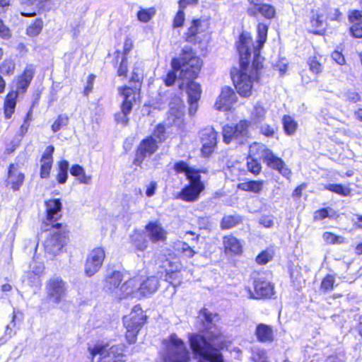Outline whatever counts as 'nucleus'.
<instances>
[{"label":"nucleus","mask_w":362,"mask_h":362,"mask_svg":"<svg viewBox=\"0 0 362 362\" xmlns=\"http://www.w3.org/2000/svg\"><path fill=\"white\" fill-rule=\"evenodd\" d=\"M171 66L174 71H180L179 78L182 81L179 87L186 90L190 103L189 112L197 108V102L200 98L201 89L197 83L193 81L202 66V59L197 57L189 47L182 48L177 58L173 59Z\"/></svg>","instance_id":"1"},{"label":"nucleus","mask_w":362,"mask_h":362,"mask_svg":"<svg viewBox=\"0 0 362 362\" xmlns=\"http://www.w3.org/2000/svg\"><path fill=\"white\" fill-rule=\"evenodd\" d=\"M250 42V36L243 34L240 36L237 43L240 69L233 76V80L237 92L243 97H249L251 95L254 83L258 80L259 71L262 68L263 59L261 56L253 57L252 64H249L248 44Z\"/></svg>","instance_id":"2"},{"label":"nucleus","mask_w":362,"mask_h":362,"mask_svg":"<svg viewBox=\"0 0 362 362\" xmlns=\"http://www.w3.org/2000/svg\"><path fill=\"white\" fill-rule=\"evenodd\" d=\"M190 346L201 356L198 362H224L220 349L225 346V337L218 328H210L204 336L192 334Z\"/></svg>","instance_id":"3"},{"label":"nucleus","mask_w":362,"mask_h":362,"mask_svg":"<svg viewBox=\"0 0 362 362\" xmlns=\"http://www.w3.org/2000/svg\"><path fill=\"white\" fill-rule=\"evenodd\" d=\"M248 156L262 159L269 168L277 170L286 178H289L291 175V171L285 162L263 144L252 143L249 147Z\"/></svg>","instance_id":"4"},{"label":"nucleus","mask_w":362,"mask_h":362,"mask_svg":"<svg viewBox=\"0 0 362 362\" xmlns=\"http://www.w3.org/2000/svg\"><path fill=\"white\" fill-rule=\"evenodd\" d=\"M166 350L163 356V362H189L190 357L189 351L183 341L176 334L170 336L165 341Z\"/></svg>","instance_id":"5"},{"label":"nucleus","mask_w":362,"mask_h":362,"mask_svg":"<svg viewBox=\"0 0 362 362\" xmlns=\"http://www.w3.org/2000/svg\"><path fill=\"white\" fill-rule=\"evenodd\" d=\"M119 94L124 98L121 105V111L115 114V120L117 123L127 125L129 122L128 115L131 112L134 103L139 98V88H132L129 86H124L119 88Z\"/></svg>","instance_id":"6"},{"label":"nucleus","mask_w":362,"mask_h":362,"mask_svg":"<svg viewBox=\"0 0 362 362\" xmlns=\"http://www.w3.org/2000/svg\"><path fill=\"white\" fill-rule=\"evenodd\" d=\"M146 320V316L139 305L133 308L129 315L124 317V325L127 328L126 337L130 343L135 341L136 337Z\"/></svg>","instance_id":"7"},{"label":"nucleus","mask_w":362,"mask_h":362,"mask_svg":"<svg viewBox=\"0 0 362 362\" xmlns=\"http://www.w3.org/2000/svg\"><path fill=\"white\" fill-rule=\"evenodd\" d=\"M251 122L240 120L235 126L225 125L223 127V137L226 144H228L232 141H236L243 144L249 138V127Z\"/></svg>","instance_id":"8"},{"label":"nucleus","mask_w":362,"mask_h":362,"mask_svg":"<svg viewBox=\"0 0 362 362\" xmlns=\"http://www.w3.org/2000/svg\"><path fill=\"white\" fill-rule=\"evenodd\" d=\"M209 23L204 19H193L185 33L186 41L197 44L207 41L209 38L207 30Z\"/></svg>","instance_id":"9"},{"label":"nucleus","mask_w":362,"mask_h":362,"mask_svg":"<svg viewBox=\"0 0 362 362\" xmlns=\"http://www.w3.org/2000/svg\"><path fill=\"white\" fill-rule=\"evenodd\" d=\"M46 293L49 301L59 304L67 294V284L60 277H53L46 283Z\"/></svg>","instance_id":"10"},{"label":"nucleus","mask_w":362,"mask_h":362,"mask_svg":"<svg viewBox=\"0 0 362 362\" xmlns=\"http://www.w3.org/2000/svg\"><path fill=\"white\" fill-rule=\"evenodd\" d=\"M67 241V235L65 231L54 228L44 242L45 250L52 255L59 254Z\"/></svg>","instance_id":"11"},{"label":"nucleus","mask_w":362,"mask_h":362,"mask_svg":"<svg viewBox=\"0 0 362 362\" xmlns=\"http://www.w3.org/2000/svg\"><path fill=\"white\" fill-rule=\"evenodd\" d=\"M105 257V252L103 247L93 249L88 255L85 264V274L88 276H93L101 267Z\"/></svg>","instance_id":"12"},{"label":"nucleus","mask_w":362,"mask_h":362,"mask_svg":"<svg viewBox=\"0 0 362 362\" xmlns=\"http://www.w3.org/2000/svg\"><path fill=\"white\" fill-rule=\"evenodd\" d=\"M192 177V178L189 180V185L185 187L177 195V198L189 202L197 201L199 197L200 193L204 189V185L200 180V175Z\"/></svg>","instance_id":"13"},{"label":"nucleus","mask_w":362,"mask_h":362,"mask_svg":"<svg viewBox=\"0 0 362 362\" xmlns=\"http://www.w3.org/2000/svg\"><path fill=\"white\" fill-rule=\"evenodd\" d=\"M169 111L167 117L168 124H180L184 116L185 106L180 97H175L169 104Z\"/></svg>","instance_id":"14"},{"label":"nucleus","mask_w":362,"mask_h":362,"mask_svg":"<svg viewBox=\"0 0 362 362\" xmlns=\"http://www.w3.org/2000/svg\"><path fill=\"white\" fill-rule=\"evenodd\" d=\"M158 141L153 136L144 139L140 144L134 163L140 165L146 156H151L158 148Z\"/></svg>","instance_id":"15"},{"label":"nucleus","mask_w":362,"mask_h":362,"mask_svg":"<svg viewBox=\"0 0 362 362\" xmlns=\"http://www.w3.org/2000/svg\"><path fill=\"white\" fill-rule=\"evenodd\" d=\"M254 287V292L251 291L250 288H245V291L250 298H269L274 294V286L270 282L258 279L255 281Z\"/></svg>","instance_id":"16"},{"label":"nucleus","mask_w":362,"mask_h":362,"mask_svg":"<svg viewBox=\"0 0 362 362\" xmlns=\"http://www.w3.org/2000/svg\"><path fill=\"white\" fill-rule=\"evenodd\" d=\"M236 100L237 96L233 90L228 86H226L222 88L214 106L216 110L228 111L231 109Z\"/></svg>","instance_id":"17"},{"label":"nucleus","mask_w":362,"mask_h":362,"mask_svg":"<svg viewBox=\"0 0 362 362\" xmlns=\"http://www.w3.org/2000/svg\"><path fill=\"white\" fill-rule=\"evenodd\" d=\"M267 32H268V26L264 23H259L257 25V40L255 42V44H253L252 42L250 44H248V48H249V54L248 56L250 57L251 54H253V57L256 58L257 56L259 55L260 49L263 47L264 44L265 43L267 40ZM245 34V33H242V35ZM245 35H247L250 36L249 33H245ZM252 40V38H250Z\"/></svg>","instance_id":"18"},{"label":"nucleus","mask_w":362,"mask_h":362,"mask_svg":"<svg viewBox=\"0 0 362 362\" xmlns=\"http://www.w3.org/2000/svg\"><path fill=\"white\" fill-rule=\"evenodd\" d=\"M217 132L212 127L204 129L202 132V149L204 156H209L214 150L217 143Z\"/></svg>","instance_id":"19"},{"label":"nucleus","mask_w":362,"mask_h":362,"mask_svg":"<svg viewBox=\"0 0 362 362\" xmlns=\"http://www.w3.org/2000/svg\"><path fill=\"white\" fill-rule=\"evenodd\" d=\"M24 179V173L21 171L18 166L15 164H11L8 171L7 185L13 190L17 191L22 186Z\"/></svg>","instance_id":"20"},{"label":"nucleus","mask_w":362,"mask_h":362,"mask_svg":"<svg viewBox=\"0 0 362 362\" xmlns=\"http://www.w3.org/2000/svg\"><path fill=\"white\" fill-rule=\"evenodd\" d=\"M139 278L133 277L125 281L119 287V290H117V298L118 299L126 298L128 296L139 293Z\"/></svg>","instance_id":"21"},{"label":"nucleus","mask_w":362,"mask_h":362,"mask_svg":"<svg viewBox=\"0 0 362 362\" xmlns=\"http://www.w3.org/2000/svg\"><path fill=\"white\" fill-rule=\"evenodd\" d=\"M146 230L153 243L164 242L167 238L166 230L158 223H149L146 226Z\"/></svg>","instance_id":"22"},{"label":"nucleus","mask_w":362,"mask_h":362,"mask_svg":"<svg viewBox=\"0 0 362 362\" xmlns=\"http://www.w3.org/2000/svg\"><path fill=\"white\" fill-rule=\"evenodd\" d=\"M54 148L53 146H47L41 158L40 177L47 178L49 175L50 170L52 166L53 159L52 154Z\"/></svg>","instance_id":"23"},{"label":"nucleus","mask_w":362,"mask_h":362,"mask_svg":"<svg viewBox=\"0 0 362 362\" xmlns=\"http://www.w3.org/2000/svg\"><path fill=\"white\" fill-rule=\"evenodd\" d=\"M224 251L229 255H239L243 251L240 241L232 235H225L223 238Z\"/></svg>","instance_id":"24"},{"label":"nucleus","mask_w":362,"mask_h":362,"mask_svg":"<svg viewBox=\"0 0 362 362\" xmlns=\"http://www.w3.org/2000/svg\"><path fill=\"white\" fill-rule=\"evenodd\" d=\"M159 286V281L156 276L146 277L143 281L139 279V293L142 296L151 295L156 292Z\"/></svg>","instance_id":"25"},{"label":"nucleus","mask_w":362,"mask_h":362,"mask_svg":"<svg viewBox=\"0 0 362 362\" xmlns=\"http://www.w3.org/2000/svg\"><path fill=\"white\" fill-rule=\"evenodd\" d=\"M45 206L47 220L55 221L61 217L62 205L59 199H49L45 202Z\"/></svg>","instance_id":"26"},{"label":"nucleus","mask_w":362,"mask_h":362,"mask_svg":"<svg viewBox=\"0 0 362 362\" xmlns=\"http://www.w3.org/2000/svg\"><path fill=\"white\" fill-rule=\"evenodd\" d=\"M247 13L250 16H257V13H260L265 18L272 19L276 16V8L270 4H262L258 7H249Z\"/></svg>","instance_id":"27"},{"label":"nucleus","mask_w":362,"mask_h":362,"mask_svg":"<svg viewBox=\"0 0 362 362\" xmlns=\"http://www.w3.org/2000/svg\"><path fill=\"white\" fill-rule=\"evenodd\" d=\"M122 281V274L117 271H115L105 278V287L117 298V290H119V285Z\"/></svg>","instance_id":"28"},{"label":"nucleus","mask_w":362,"mask_h":362,"mask_svg":"<svg viewBox=\"0 0 362 362\" xmlns=\"http://www.w3.org/2000/svg\"><path fill=\"white\" fill-rule=\"evenodd\" d=\"M169 268L166 269V281H168L174 286H179L182 281L180 274V264L178 262H168Z\"/></svg>","instance_id":"29"},{"label":"nucleus","mask_w":362,"mask_h":362,"mask_svg":"<svg viewBox=\"0 0 362 362\" xmlns=\"http://www.w3.org/2000/svg\"><path fill=\"white\" fill-rule=\"evenodd\" d=\"M255 335L257 340L262 343H272L274 339L272 327L262 323L257 326Z\"/></svg>","instance_id":"30"},{"label":"nucleus","mask_w":362,"mask_h":362,"mask_svg":"<svg viewBox=\"0 0 362 362\" xmlns=\"http://www.w3.org/2000/svg\"><path fill=\"white\" fill-rule=\"evenodd\" d=\"M267 182L265 180H246L238 185V188L240 190L259 194L264 189Z\"/></svg>","instance_id":"31"},{"label":"nucleus","mask_w":362,"mask_h":362,"mask_svg":"<svg viewBox=\"0 0 362 362\" xmlns=\"http://www.w3.org/2000/svg\"><path fill=\"white\" fill-rule=\"evenodd\" d=\"M34 71L33 65H28L26 66L24 72L18 78L17 90L16 92L21 93L25 91L33 77Z\"/></svg>","instance_id":"32"},{"label":"nucleus","mask_w":362,"mask_h":362,"mask_svg":"<svg viewBox=\"0 0 362 362\" xmlns=\"http://www.w3.org/2000/svg\"><path fill=\"white\" fill-rule=\"evenodd\" d=\"M143 75L142 62L136 61L134 64L130 78V82L135 83L134 87H131L132 88L138 87L139 90H140V83L143 79Z\"/></svg>","instance_id":"33"},{"label":"nucleus","mask_w":362,"mask_h":362,"mask_svg":"<svg viewBox=\"0 0 362 362\" xmlns=\"http://www.w3.org/2000/svg\"><path fill=\"white\" fill-rule=\"evenodd\" d=\"M71 174L76 177L80 183L88 185L91 182V175H86L83 168L79 165H74L70 169Z\"/></svg>","instance_id":"34"},{"label":"nucleus","mask_w":362,"mask_h":362,"mask_svg":"<svg viewBox=\"0 0 362 362\" xmlns=\"http://www.w3.org/2000/svg\"><path fill=\"white\" fill-rule=\"evenodd\" d=\"M18 94L17 92H11L6 95L4 102V114L6 118H10L14 112Z\"/></svg>","instance_id":"35"},{"label":"nucleus","mask_w":362,"mask_h":362,"mask_svg":"<svg viewBox=\"0 0 362 362\" xmlns=\"http://www.w3.org/2000/svg\"><path fill=\"white\" fill-rule=\"evenodd\" d=\"M322 60V57L320 54H315L308 58L307 63L309 66V69L312 73L316 75L322 73L323 66Z\"/></svg>","instance_id":"36"},{"label":"nucleus","mask_w":362,"mask_h":362,"mask_svg":"<svg viewBox=\"0 0 362 362\" xmlns=\"http://www.w3.org/2000/svg\"><path fill=\"white\" fill-rule=\"evenodd\" d=\"M266 110L260 104L257 103L254 105L253 110L251 111V122L257 124L262 122L265 119Z\"/></svg>","instance_id":"37"},{"label":"nucleus","mask_w":362,"mask_h":362,"mask_svg":"<svg viewBox=\"0 0 362 362\" xmlns=\"http://www.w3.org/2000/svg\"><path fill=\"white\" fill-rule=\"evenodd\" d=\"M175 170L177 173H185V175L187 176L188 180H190L192 178V176H199V172L197 170H195L192 168H189L188 165L183 161H180L175 165Z\"/></svg>","instance_id":"38"},{"label":"nucleus","mask_w":362,"mask_h":362,"mask_svg":"<svg viewBox=\"0 0 362 362\" xmlns=\"http://www.w3.org/2000/svg\"><path fill=\"white\" fill-rule=\"evenodd\" d=\"M324 188L344 197L351 194V189L341 184H327L325 185Z\"/></svg>","instance_id":"39"},{"label":"nucleus","mask_w":362,"mask_h":362,"mask_svg":"<svg viewBox=\"0 0 362 362\" xmlns=\"http://www.w3.org/2000/svg\"><path fill=\"white\" fill-rule=\"evenodd\" d=\"M69 165V162L66 160H63L59 163L57 180L59 184H64L66 182Z\"/></svg>","instance_id":"40"},{"label":"nucleus","mask_w":362,"mask_h":362,"mask_svg":"<svg viewBox=\"0 0 362 362\" xmlns=\"http://www.w3.org/2000/svg\"><path fill=\"white\" fill-rule=\"evenodd\" d=\"M310 24L312 26L311 31L314 33H319L322 30L324 25L323 16L317 13L313 12Z\"/></svg>","instance_id":"41"},{"label":"nucleus","mask_w":362,"mask_h":362,"mask_svg":"<svg viewBox=\"0 0 362 362\" xmlns=\"http://www.w3.org/2000/svg\"><path fill=\"white\" fill-rule=\"evenodd\" d=\"M283 126L286 134L293 135L297 129L298 124L291 116L285 115L283 117Z\"/></svg>","instance_id":"42"},{"label":"nucleus","mask_w":362,"mask_h":362,"mask_svg":"<svg viewBox=\"0 0 362 362\" xmlns=\"http://www.w3.org/2000/svg\"><path fill=\"white\" fill-rule=\"evenodd\" d=\"M241 221L242 218L239 216H225L221 222V228L222 229H228L235 226Z\"/></svg>","instance_id":"43"},{"label":"nucleus","mask_w":362,"mask_h":362,"mask_svg":"<svg viewBox=\"0 0 362 362\" xmlns=\"http://www.w3.org/2000/svg\"><path fill=\"white\" fill-rule=\"evenodd\" d=\"M43 28V21L41 19H36L26 29V34L30 37L37 36Z\"/></svg>","instance_id":"44"},{"label":"nucleus","mask_w":362,"mask_h":362,"mask_svg":"<svg viewBox=\"0 0 362 362\" xmlns=\"http://www.w3.org/2000/svg\"><path fill=\"white\" fill-rule=\"evenodd\" d=\"M156 14V9L153 7L148 8H141L137 13L139 21L144 23L148 22Z\"/></svg>","instance_id":"45"},{"label":"nucleus","mask_w":362,"mask_h":362,"mask_svg":"<svg viewBox=\"0 0 362 362\" xmlns=\"http://www.w3.org/2000/svg\"><path fill=\"white\" fill-rule=\"evenodd\" d=\"M247 166L248 170L254 175H258L262 170V165L256 158L247 156Z\"/></svg>","instance_id":"46"},{"label":"nucleus","mask_w":362,"mask_h":362,"mask_svg":"<svg viewBox=\"0 0 362 362\" xmlns=\"http://www.w3.org/2000/svg\"><path fill=\"white\" fill-rule=\"evenodd\" d=\"M322 238L327 244H341L345 242L344 237L330 232H325L322 234Z\"/></svg>","instance_id":"47"},{"label":"nucleus","mask_w":362,"mask_h":362,"mask_svg":"<svg viewBox=\"0 0 362 362\" xmlns=\"http://www.w3.org/2000/svg\"><path fill=\"white\" fill-rule=\"evenodd\" d=\"M250 358L253 362H269L266 352L263 349L257 348L252 349Z\"/></svg>","instance_id":"48"},{"label":"nucleus","mask_w":362,"mask_h":362,"mask_svg":"<svg viewBox=\"0 0 362 362\" xmlns=\"http://www.w3.org/2000/svg\"><path fill=\"white\" fill-rule=\"evenodd\" d=\"M274 255L272 249H267L262 251L256 258V261L259 264H265L269 262Z\"/></svg>","instance_id":"49"},{"label":"nucleus","mask_w":362,"mask_h":362,"mask_svg":"<svg viewBox=\"0 0 362 362\" xmlns=\"http://www.w3.org/2000/svg\"><path fill=\"white\" fill-rule=\"evenodd\" d=\"M334 215V211L333 209L330 208H325L315 211L313 218L315 220H322L327 217L330 218Z\"/></svg>","instance_id":"50"},{"label":"nucleus","mask_w":362,"mask_h":362,"mask_svg":"<svg viewBox=\"0 0 362 362\" xmlns=\"http://www.w3.org/2000/svg\"><path fill=\"white\" fill-rule=\"evenodd\" d=\"M15 69V64L12 60L6 59L0 65V72L3 74L9 75L13 74Z\"/></svg>","instance_id":"51"},{"label":"nucleus","mask_w":362,"mask_h":362,"mask_svg":"<svg viewBox=\"0 0 362 362\" xmlns=\"http://www.w3.org/2000/svg\"><path fill=\"white\" fill-rule=\"evenodd\" d=\"M69 117L66 115H59L57 119L54 121L52 125V129L53 132H58L62 127L68 124Z\"/></svg>","instance_id":"52"},{"label":"nucleus","mask_w":362,"mask_h":362,"mask_svg":"<svg viewBox=\"0 0 362 362\" xmlns=\"http://www.w3.org/2000/svg\"><path fill=\"white\" fill-rule=\"evenodd\" d=\"M177 250L187 257H192L195 254V251L185 243H180Z\"/></svg>","instance_id":"53"},{"label":"nucleus","mask_w":362,"mask_h":362,"mask_svg":"<svg viewBox=\"0 0 362 362\" xmlns=\"http://www.w3.org/2000/svg\"><path fill=\"white\" fill-rule=\"evenodd\" d=\"M185 22V13L183 11V9L178 10L177 13H176L174 20H173V27L177 28V27H182Z\"/></svg>","instance_id":"54"},{"label":"nucleus","mask_w":362,"mask_h":362,"mask_svg":"<svg viewBox=\"0 0 362 362\" xmlns=\"http://www.w3.org/2000/svg\"><path fill=\"white\" fill-rule=\"evenodd\" d=\"M334 283V277L332 275L326 276L321 284V288L325 291H328L332 288Z\"/></svg>","instance_id":"55"},{"label":"nucleus","mask_w":362,"mask_h":362,"mask_svg":"<svg viewBox=\"0 0 362 362\" xmlns=\"http://www.w3.org/2000/svg\"><path fill=\"white\" fill-rule=\"evenodd\" d=\"M165 136V127L163 125H158L156 129L154 130L153 134L151 136L155 138L158 142H161L164 140Z\"/></svg>","instance_id":"56"},{"label":"nucleus","mask_w":362,"mask_h":362,"mask_svg":"<svg viewBox=\"0 0 362 362\" xmlns=\"http://www.w3.org/2000/svg\"><path fill=\"white\" fill-rule=\"evenodd\" d=\"M201 315L208 322H215L218 319V315L209 311L207 309L204 308L201 310Z\"/></svg>","instance_id":"57"},{"label":"nucleus","mask_w":362,"mask_h":362,"mask_svg":"<svg viewBox=\"0 0 362 362\" xmlns=\"http://www.w3.org/2000/svg\"><path fill=\"white\" fill-rule=\"evenodd\" d=\"M332 59L338 64L344 65L346 63V59L344 55L339 51H334L332 53Z\"/></svg>","instance_id":"58"},{"label":"nucleus","mask_w":362,"mask_h":362,"mask_svg":"<svg viewBox=\"0 0 362 362\" xmlns=\"http://www.w3.org/2000/svg\"><path fill=\"white\" fill-rule=\"evenodd\" d=\"M127 74V59L125 57H123L122 59V62L119 64V66L117 69V75L119 76H124L126 77Z\"/></svg>","instance_id":"59"},{"label":"nucleus","mask_w":362,"mask_h":362,"mask_svg":"<svg viewBox=\"0 0 362 362\" xmlns=\"http://www.w3.org/2000/svg\"><path fill=\"white\" fill-rule=\"evenodd\" d=\"M351 35L355 37H362V26L359 23H355L350 28Z\"/></svg>","instance_id":"60"},{"label":"nucleus","mask_w":362,"mask_h":362,"mask_svg":"<svg viewBox=\"0 0 362 362\" xmlns=\"http://www.w3.org/2000/svg\"><path fill=\"white\" fill-rule=\"evenodd\" d=\"M11 36L10 29L4 23L3 21L0 19V37L6 38Z\"/></svg>","instance_id":"61"},{"label":"nucleus","mask_w":362,"mask_h":362,"mask_svg":"<svg viewBox=\"0 0 362 362\" xmlns=\"http://www.w3.org/2000/svg\"><path fill=\"white\" fill-rule=\"evenodd\" d=\"M259 223L265 228H272L274 225V220L270 216H264L259 219Z\"/></svg>","instance_id":"62"},{"label":"nucleus","mask_w":362,"mask_h":362,"mask_svg":"<svg viewBox=\"0 0 362 362\" xmlns=\"http://www.w3.org/2000/svg\"><path fill=\"white\" fill-rule=\"evenodd\" d=\"M362 18V9L359 10H354L351 11L349 13V21L354 22L355 21H358Z\"/></svg>","instance_id":"63"},{"label":"nucleus","mask_w":362,"mask_h":362,"mask_svg":"<svg viewBox=\"0 0 362 362\" xmlns=\"http://www.w3.org/2000/svg\"><path fill=\"white\" fill-rule=\"evenodd\" d=\"M261 132L264 136L269 137L273 136L275 132L274 127L269 125L262 126L261 127Z\"/></svg>","instance_id":"64"}]
</instances>
